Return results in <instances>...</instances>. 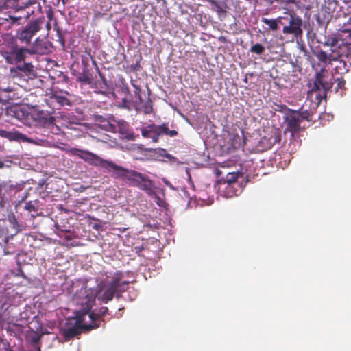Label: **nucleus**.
<instances>
[{
    "mask_svg": "<svg viewBox=\"0 0 351 351\" xmlns=\"http://www.w3.org/2000/svg\"><path fill=\"white\" fill-rule=\"evenodd\" d=\"M128 281L123 280L121 272H117L109 282L101 281L97 286L95 298L103 303L111 301L114 296L119 298L126 291Z\"/></svg>",
    "mask_w": 351,
    "mask_h": 351,
    "instance_id": "f257e3e1",
    "label": "nucleus"
},
{
    "mask_svg": "<svg viewBox=\"0 0 351 351\" xmlns=\"http://www.w3.org/2000/svg\"><path fill=\"white\" fill-rule=\"evenodd\" d=\"M337 40H333L331 46V52L327 53L322 49L313 51V55L317 58L319 62L324 64H330L333 61L338 60L341 56L348 57L351 56V48L347 44L337 45Z\"/></svg>",
    "mask_w": 351,
    "mask_h": 351,
    "instance_id": "f03ea898",
    "label": "nucleus"
},
{
    "mask_svg": "<svg viewBox=\"0 0 351 351\" xmlns=\"http://www.w3.org/2000/svg\"><path fill=\"white\" fill-rule=\"evenodd\" d=\"M87 314H88V310H80L75 313L74 317L75 320V324L63 330V336L66 340H71L80 335L83 330L90 331L99 327V324L97 323H91L90 324L84 323Z\"/></svg>",
    "mask_w": 351,
    "mask_h": 351,
    "instance_id": "7ed1b4c3",
    "label": "nucleus"
},
{
    "mask_svg": "<svg viewBox=\"0 0 351 351\" xmlns=\"http://www.w3.org/2000/svg\"><path fill=\"white\" fill-rule=\"evenodd\" d=\"M27 54H29L28 48L19 46L13 38L7 42L2 52L5 62L10 64L23 62Z\"/></svg>",
    "mask_w": 351,
    "mask_h": 351,
    "instance_id": "20e7f679",
    "label": "nucleus"
},
{
    "mask_svg": "<svg viewBox=\"0 0 351 351\" xmlns=\"http://www.w3.org/2000/svg\"><path fill=\"white\" fill-rule=\"evenodd\" d=\"M45 19L38 18L29 21L21 31L17 32L16 38L25 45L30 46L33 37L42 29Z\"/></svg>",
    "mask_w": 351,
    "mask_h": 351,
    "instance_id": "39448f33",
    "label": "nucleus"
},
{
    "mask_svg": "<svg viewBox=\"0 0 351 351\" xmlns=\"http://www.w3.org/2000/svg\"><path fill=\"white\" fill-rule=\"evenodd\" d=\"M56 119L48 112L34 109L30 112V124L29 127H41L53 129Z\"/></svg>",
    "mask_w": 351,
    "mask_h": 351,
    "instance_id": "423d86ee",
    "label": "nucleus"
},
{
    "mask_svg": "<svg viewBox=\"0 0 351 351\" xmlns=\"http://www.w3.org/2000/svg\"><path fill=\"white\" fill-rule=\"evenodd\" d=\"M282 34L293 35L295 38H301L303 34L302 20L295 14H290L289 17H285Z\"/></svg>",
    "mask_w": 351,
    "mask_h": 351,
    "instance_id": "0eeeda50",
    "label": "nucleus"
},
{
    "mask_svg": "<svg viewBox=\"0 0 351 351\" xmlns=\"http://www.w3.org/2000/svg\"><path fill=\"white\" fill-rule=\"evenodd\" d=\"M279 107L280 108V111L283 110H287L284 117V121L287 125L286 131L291 132L292 135L299 132L302 128L300 125L301 119H300L298 110L289 109L286 105H280Z\"/></svg>",
    "mask_w": 351,
    "mask_h": 351,
    "instance_id": "6e6552de",
    "label": "nucleus"
},
{
    "mask_svg": "<svg viewBox=\"0 0 351 351\" xmlns=\"http://www.w3.org/2000/svg\"><path fill=\"white\" fill-rule=\"evenodd\" d=\"M128 181L130 185L136 186L141 190L147 192H150L152 190L153 183L149 178L134 170L131 171Z\"/></svg>",
    "mask_w": 351,
    "mask_h": 351,
    "instance_id": "1a4fd4ad",
    "label": "nucleus"
},
{
    "mask_svg": "<svg viewBox=\"0 0 351 351\" xmlns=\"http://www.w3.org/2000/svg\"><path fill=\"white\" fill-rule=\"evenodd\" d=\"M101 168L105 169L116 179H126L128 180L131 173L130 169H125L115 164L112 160H105Z\"/></svg>",
    "mask_w": 351,
    "mask_h": 351,
    "instance_id": "9d476101",
    "label": "nucleus"
},
{
    "mask_svg": "<svg viewBox=\"0 0 351 351\" xmlns=\"http://www.w3.org/2000/svg\"><path fill=\"white\" fill-rule=\"evenodd\" d=\"M308 86L310 87L307 93L308 98H313L315 96L319 104L322 99H326V93L322 88V71L316 73L313 84L309 83Z\"/></svg>",
    "mask_w": 351,
    "mask_h": 351,
    "instance_id": "9b49d317",
    "label": "nucleus"
},
{
    "mask_svg": "<svg viewBox=\"0 0 351 351\" xmlns=\"http://www.w3.org/2000/svg\"><path fill=\"white\" fill-rule=\"evenodd\" d=\"M281 141V132L277 128H272L271 130L260 140V145L265 149H271L276 143Z\"/></svg>",
    "mask_w": 351,
    "mask_h": 351,
    "instance_id": "f8f14e48",
    "label": "nucleus"
},
{
    "mask_svg": "<svg viewBox=\"0 0 351 351\" xmlns=\"http://www.w3.org/2000/svg\"><path fill=\"white\" fill-rule=\"evenodd\" d=\"M52 47L53 46L51 43L45 41L38 37L28 48L29 54H48L51 51Z\"/></svg>",
    "mask_w": 351,
    "mask_h": 351,
    "instance_id": "ddd939ff",
    "label": "nucleus"
},
{
    "mask_svg": "<svg viewBox=\"0 0 351 351\" xmlns=\"http://www.w3.org/2000/svg\"><path fill=\"white\" fill-rule=\"evenodd\" d=\"M8 113L23 124L27 126L30 124V112L25 108L21 106H12L8 110Z\"/></svg>",
    "mask_w": 351,
    "mask_h": 351,
    "instance_id": "4468645a",
    "label": "nucleus"
},
{
    "mask_svg": "<svg viewBox=\"0 0 351 351\" xmlns=\"http://www.w3.org/2000/svg\"><path fill=\"white\" fill-rule=\"evenodd\" d=\"M0 136L7 138L10 141L32 142V140L28 138L25 134L16 130L7 131L0 129Z\"/></svg>",
    "mask_w": 351,
    "mask_h": 351,
    "instance_id": "2eb2a0df",
    "label": "nucleus"
},
{
    "mask_svg": "<svg viewBox=\"0 0 351 351\" xmlns=\"http://www.w3.org/2000/svg\"><path fill=\"white\" fill-rule=\"evenodd\" d=\"M86 307L83 308L82 310H88V315L89 319L92 321V323H97V321L101 317L104 316L108 313V308L106 306H102L99 309L97 310V313H90V310L92 308V304L90 303L89 300L86 302Z\"/></svg>",
    "mask_w": 351,
    "mask_h": 351,
    "instance_id": "dca6fc26",
    "label": "nucleus"
},
{
    "mask_svg": "<svg viewBox=\"0 0 351 351\" xmlns=\"http://www.w3.org/2000/svg\"><path fill=\"white\" fill-rule=\"evenodd\" d=\"M82 159L91 165L100 167H102L105 160V159H103L95 154L86 150L84 151L83 155L82 156Z\"/></svg>",
    "mask_w": 351,
    "mask_h": 351,
    "instance_id": "f3484780",
    "label": "nucleus"
},
{
    "mask_svg": "<svg viewBox=\"0 0 351 351\" xmlns=\"http://www.w3.org/2000/svg\"><path fill=\"white\" fill-rule=\"evenodd\" d=\"M141 132L143 137L151 138L153 143H158L156 124L152 123L141 128Z\"/></svg>",
    "mask_w": 351,
    "mask_h": 351,
    "instance_id": "a211bd4d",
    "label": "nucleus"
},
{
    "mask_svg": "<svg viewBox=\"0 0 351 351\" xmlns=\"http://www.w3.org/2000/svg\"><path fill=\"white\" fill-rule=\"evenodd\" d=\"M178 134L176 130H170L168 127V123H163L161 125H156V135L158 141L160 136L166 135L169 137H174Z\"/></svg>",
    "mask_w": 351,
    "mask_h": 351,
    "instance_id": "6ab92c4d",
    "label": "nucleus"
},
{
    "mask_svg": "<svg viewBox=\"0 0 351 351\" xmlns=\"http://www.w3.org/2000/svg\"><path fill=\"white\" fill-rule=\"evenodd\" d=\"M285 19H286L282 16H279L275 19H269L262 17L261 21L269 26V29L276 31L279 28V25H285Z\"/></svg>",
    "mask_w": 351,
    "mask_h": 351,
    "instance_id": "aec40b11",
    "label": "nucleus"
},
{
    "mask_svg": "<svg viewBox=\"0 0 351 351\" xmlns=\"http://www.w3.org/2000/svg\"><path fill=\"white\" fill-rule=\"evenodd\" d=\"M243 176V173L240 171L228 172L225 178H221L220 182L223 184H227L228 187H231L232 184L236 183L238 179L242 178Z\"/></svg>",
    "mask_w": 351,
    "mask_h": 351,
    "instance_id": "412c9836",
    "label": "nucleus"
},
{
    "mask_svg": "<svg viewBox=\"0 0 351 351\" xmlns=\"http://www.w3.org/2000/svg\"><path fill=\"white\" fill-rule=\"evenodd\" d=\"M40 204L39 200L29 201L25 203L24 209L32 213V218H35L40 210Z\"/></svg>",
    "mask_w": 351,
    "mask_h": 351,
    "instance_id": "4be33fe9",
    "label": "nucleus"
},
{
    "mask_svg": "<svg viewBox=\"0 0 351 351\" xmlns=\"http://www.w3.org/2000/svg\"><path fill=\"white\" fill-rule=\"evenodd\" d=\"M50 99L51 102H56L60 106H67L70 107L72 105L71 101L67 97L57 93L53 94Z\"/></svg>",
    "mask_w": 351,
    "mask_h": 351,
    "instance_id": "5701e85b",
    "label": "nucleus"
},
{
    "mask_svg": "<svg viewBox=\"0 0 351 351\" xmlns=\"http://www.w3.org/2000/svg\"><path fill=\"white\" fill-rule=\"evenodd\" d=\"M16 69L27 76L30 77L32 75H34L35 74L34 66L31 63H24L22 65H19L16 66Z\"/></svg>",
    "mask_w": 351,
    "mask_h": 351,
    "instance_id": "b1692460",
    "label": "nucleus"
},
{
    "mask_svg": "<svg viewBox=\"0 0 351 351\" xmlns=\"http://www.w3.org/2000/svg\"><path fill=\"white\" fill-rule=\"evenodd\" d=\"M343 57V56H341L338 59V60L335 61L337 62L338 64L335 66V70L336 73L340 74L346 73L349 71V67L347 65L346 61L342 58Z\"/></svg>",
    "mask_w": 351,
    "mask_h": 351,
    "instance_id": "393cba45",
    "label": "nucleus"
},
{
    "mask_svg": "<svg viewBox=\"0 0 351 351\" xmlns=\"http://www.w3.org/2000/svg\"><path fill=\"white\" fill-rule=\"evenodd\" d=\"M135 109L137 111H142L145 114H149L152 113L153 110L151 101H148L145 104L142 103L141 104H139V103L138 104L137 102H136Z\"/></svg>",
    "mask_w": 351,
    "mask_h": 351,
    "instance_id": "a878e982",
    "label": "nucleus"
},
{
    "mask_svg": "<svg viewBox=\"0 0 351 351\" xmlns=\"http://www.w3.org/2000/svg\"><path fill=\"white\" fill-rule=\"evenodd\" d=\"M210 4L213 5L212 9L217 12L218 14L224 13L226 11L223 10L221 3L215 0H206Z\"/></svg>",
    "mask_w": 351,
    "mask_h": 351,
    "instance_id": "bb28decb",
    "label": "nucleus"
},
{
    "mask_svg": "<svg viewBox=\"0 0 351 351\" xmlns=\"http://www.w3.org/2000/svg\"><path fill=\"white\" fill-rule=\"evenodd\" d=\"M265 47L260 43H256L255 45H253L250 49V52H252L253 53H256L257 55L263 54L265 52Z\"/></svg>",
    "mask_w": 351,
    "mask_h": 351,
    "instance_id": "cd10ccee",
    "label": "nucleus"
},
{
    "mask_svg": "<svg viewBox=\"0 0 351 351\" xmlns=\"http://www.w3.org/2000/svg\"><path fill=\"white\" fill-rule=\"evenodd\" d=\"M78 80L85 84H91L93 82L92 78L88 73L84 72L78 77Z\"/></svg>",
    "mask_w": 351,
    "mask_h": 351,
    "instance_id": "c85d7f7f",
    "label": "nucleus"
},
{
    "mask_svg": "<svg viewBox=\"0 0 351 351\" xmlns=\"http://www.w3.org/2000/svg\"><path fill=\"white\" fill-rule=\"evenodd\" d=\"M298 113L300 116V119H301V121L303 120L310 121L311 120L312 113L309 110H304V111L298 110Z\"/></svg>",
    "mask_w": 351,
    "mask_h": 351,
    "instance_id": "c756f323",
    "label": "nucleus"
},
{
    "mask_svg": "<svg viewBox=\"0 0 351 351\" xmlns=\"http://www.w3.org/2000/svg\"><path fill=\"white\" fill-rule=\"evenodd\" d=\"M132 86L134 88V95L136 97V99H138V101H136V102H137L138 104L139 103V104H141L143 101L142 96H141V89L138 86H137L134 84H132Z\"/></svg>",
    "mask_w": 351,
    "mask_h": 351,
    "instance_id": "7c9ffc66",
    "label": "nucleus"
},
{
    "mask_svg": "<svg viewBox=\"0 0 351 351\" xmlns=\"http://www.w3.org/2000/svg\"><path fill=\"white\" fill-rule=\"evenodd\" d=\"M134 104L132 100H128L126 98L122 99L121 107L127 109L128 110H131Z\"/></svg>",
    "mask_w": 351,
    "mask_h": 351,
    "instance_id": "2f4dec72",
    "label": "nucleus"
},
{
    "mask_svg": "<svg viewBox=\"0 0 351 351\" xmlns=\"http://www.w3.org/2000/svg\"><path fill=\"white\" fill-rule=\"evenodd\" d=\"M332 86V82H328L324 81V74L322 72V88L323 90H324V93H326V91L330 90V88Z\"/></svg>",
    "mask_w": 351,
    "mask_h": 351,
    "instance_id": "473e14b6",
    "label": "nucleus"
},
{
    "mask_svg": "<svg viewBox=\"0 0 351 351\" xmlns=\"http://www.w3.org/2000/svg\"><path fill=\"white\" fill-rule=\"evenodd\" d=\"M335 82H337V89L344 88L346 81L342 77L337 78Z\"/></svg>",
    "mask_w": 351,
    "mask_h": 351,
    "instance_id": "72a5a7b5",
    "label": "nucleus"
},
{
    "mask_svg": "<svg viewBox=\"0 0 351 351\" xmlns=\"http://www.w3.org/2000/svg\"><path fill=\"white\" fill-rule=\"evenodd\" d=\"M84 151L85 150H82V149H73L71 150V152L73 155H75L82 159V156L83 155Z\"/></svg>",
    "mask_w": 351,
    "mask_h": 351,
    "instance_id": "f704fd0d",
    "label": "nucleus"
},
{
    "mask_svg": "<svg viewBox=\"0 0 351 351\" xmlns=\"http://www.w3.org/2000/svg\"><path fill=\"white\" fill-rule=\"evenodd\" d=\"M346 6V10L348 14H351V0H343Z\"/></svg>",
    "mask_w": 351,
    "mask_h": 351,
    "instance_id": "c9c22d12",
    "label": "nucleus"
},
{
    "mask_svg": "<svg viewBox=\"0 0 351 351\" xmlns=\"http://www.w3.org/2000/svg\"><path fill=\"white\" fill-rule=\"evenodd\" d=\"M10 19L11 20V24H14L18 22L19 20L22 19V16H10Z\"/></svg>",
    "mask_w": 351,
    "mask_h": 351,
    "instance_id": "e433bc0d",
    "label": "nucleus"
},
{
    "mask_svg": "<svg viewBox=\"0 0 351 351\" xmlns=\"http://www.w3.org/2000/svg\"><path fill=\"white\" fill-rule=\"evenodd\" d=\"M14 252L13 251L10 250V249L5 247L4 249V254L5 255H11L13 254Z\"/></svg>",
    "mask_w": 351,
    "mask_h": 351,
    "instance_id": "4c0bfd02",
    "label": "nucleus"
},
{
    "mask_svg": "<svg viewBox=\"0 0 351 351\" xmlns=\"http://www.w3.org/2000/svg\"><path fill=\"white\" fill-rule=\"evenodd\" d=\"M237 190L236 191H233L232 192H228V195L230 196V197H232V196H234V195H237Z\"/></svg>",
    "mask_w": 351,
    "mask_h": 351,
    "instance_id": "58836bf2",
    "label": "nucleus"
},
{
    "mask_svg": "<svg viewBox=\"0 0 351 351\" xmlns=\"http://www.w3.org/2000/svg\"><path fill=\"white\" fill-rule=\"evenodd\" d=\"M47 17L49 19V21H51L52 19V17H53V13L51 12H47Z\"/></svg>",
    "mask_w": 351,
    "mask_h": 351,
    "instance_id": "ea45409f",
    "label": "nucleus"
},
{
    "mask_svg": "<svg viewBox=\"0 0 351 351\" xmlns=\"http://www.w3.org/2000/svg\"><path fill=\"white\" fill-rule=\"evenodd\" d=\"M133 69L135 71H138L140 68V64L138 63H136L135 65L132 66Z\"/></svg>",
    "mask_w": 351,
    "mask_h": 351,
    "instance_id": "a19ab883",
    "label": "nucleus"
},
{
    "mask_svg": "<svg viewBox=\"0 0 351 351\" xmlns=\"http://www.w3.org/2000/svg\"><path fill=\"white\" fill-rule=\"evenodd\" d=\"M97 71H98V73H99V75L100 76V77L102 79L103 81L105 80V77L104 75V74L99 70V69L97 68Z\"/></svg>",
    "mask_w": 351,
    "mask_h": 351,
    "instance_id": "79ce46f5",
    "label": "nucleus"
},
{
    "mask_svg": "<svg viewBox=\"0 0 351 351\" xmlns=\"http://www.w3.org/2000/svg\"><path fill=\"white\" fill-rule=\"evenodd\" d=\"M46 28L48 31H49L51 28L50 21H47V23L45 25Z\"/></svg>",
    "mask_w": 351,
    "mask_h": 351,
    "instance_id": "37998d69",
    "label": "nucleus"
},
{
    "mask_svg": "<svg viewBox=\"0 0 351 351\" xmlns=\"http://www.w3.org/2000/svg\"><path fill=\"white\" fill-rule=\"evenodd\" d=\"M5 166V165L4 162L0 160V169L3 168Z\"/></svg>",
    "mask_w": 351,
    "mask_h": 351,
    "instance_id": "c03bdc74",
    "label": "nucleus"
},
{
    "mask_svg": "<svg viewBox=\"0 0 351 351\" xmlns=\"http://www.w3.org/2000/svg\"><path fill=\"white\" fill-rule=\"evenodd\" d=\"M274 1H276V2H285V0H274Z\"/></svg>",
    "mask_w": 351,
    "mask_h": 351,
    "instance_id": "a18cd8bd",
    "label": "nucleus"
},
{
    "mask_svg": "<svg viewBox=\"0 0 351 351\" xmlns=\"http://www.w3.org/2000/svg\"><path fill=\"white\" fill-rule=\"evenodd\" d=\"M66 239L69 241L71 240V237L70 236L66 237Z\"/></svg>",
    "mask_w": 351,
    "mask_h": 351,
    "instance_id": "49530a36",
    "label": "nucleus"
},
{
    "mask_svg": "<svg viewBox=\"0 0 351 351\" xmlns=\"http://www.w3.org/2000/svg\"><path fill=\"white\" fill-rule=\"evenodd\" d=\"M294 2V0H288L287 1V3H293Z\"/></svg>",
    "mask_w": 351,
    "mask_h": 351,
    "instance_id": "de8ad7c7",
    "label": "nucleus"
},
{
    "mask_svg": "<svg viewBox=\"0 0 351 351\" xmlns=\"http://www.w3.org/2000/svg\"><path fill=\"white\" fill-rule=\"evenodd\" d=\"M125 90H126V92H127L128 93H129V88H125Z\"/></svg>",
    "mask_w": 351,
    "mask_h": 351,
    "instance_id": "09e8293b",
    "label": "nucleus"
},
{
    "mask_svg": "<svg viewBox=\"0 0 351 351\" xmlns=\"http://www.w3.org/2000/svg\"><path fill=\"white\" fill-rule=\"evenodd\" d=\"M37 351H40V348L39 347H38Z\"/></svg>",
    "mask_w": 351,
    "mask_h": 351,
    "instance_id": "8fccbe9b",
    "label": "nucleus"
}]
</instances>
